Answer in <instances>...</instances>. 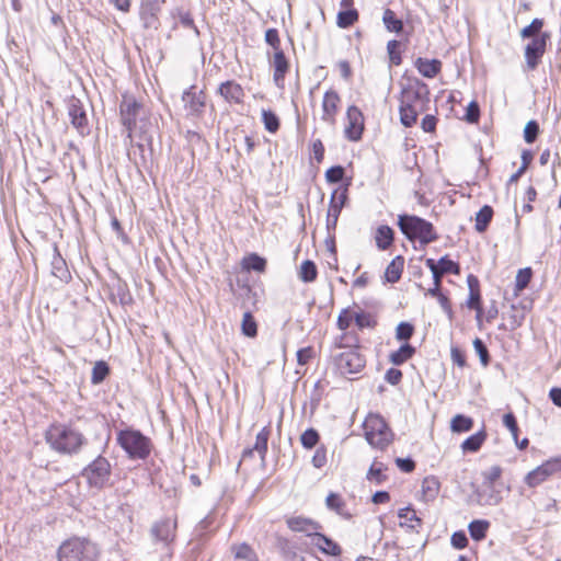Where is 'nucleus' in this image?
Returning <instances> with one entry per match:
<instances>
[{"label":"nucleus","mask_w":561,"mask_h":561,"mask_svg":"<svg viewBox=\"0 0 561 561\" xmlns=\"http://www.w3.org/2000/svg\"><path fill=\"white\" fill-rule=\"evenodd\" d=\"M119 119L126 130V138L130 144L134 142V133L139 130V141L135 145L140 150V157L146 162L145 149L152 147V135L150 133L151 124L146 117L144 105L138 102L133 95L123 94L119 104Z\"/></svg>","instance_id":"nucleus-1"},{"label":"nucleus","mask_w":561,"mask_h":561,"mask_svg":"<svg viewBox=\"0 0 561 561\" xmlns=\"http://www.w3.org/2000/svg\"><path fill=\"white\" fill-rule=\"evenodd\" d=\"M428 85L419 78H407L401 84L399 114L404 127H412L419 115L430 108Z\"/></svg>","instance_id":"nucleus-2"},{"label":"nucleus","mask_w":561,"mask_h":561,"mask_svg":"<svg viewBox=\"0 0 561 561\" xmlns=\"http://www.w3.org/2000/svg\"><path fill=\"white\" fill-rule=\"evenodd\" d=\"M44 436L49 448L61 456H76L88 444V438L72 423H53Z\"/></svg>","instance_id":"nucleus-3"},{"label":"nucleus","mask_w":561,"mask_h":561,"mask_svg":"<svg viewBox=\"0 0 561 561\" xmlns=\"http://www.w3.org/2000/svg\"><path fill=\"white\" fill-rule=\"evenodd\" d=\"M117 444L131 460H145L152 449L151 439L140 431L128 427L121 430L116 437Z\"/></svg>","instance_id":"nucleus-4"},{"label":"nucleus","mask_w":561,"mask_h":561,"mask_svg":"<svg viewBox=\"0 0 561 561\" xmlns=\"http://www.w3.org/2000/svg\"><path fill=\"white\" fill-rule=\"evenodd\" d=\"M398 226L408 240H419L422 244H428L438 239V234L432 222L414 215H399Z\"/></svg>","instance_id":"nucleus-5"},{"label":"nucleus","mask_w":561,"mask_h":561,"mask_svg":"<svg viewBox=\"0 0 561 561\" xmlns=\"http://www.w3.org/2000/svg\"><path fill=\"white\" fill-rule=\"evenodd\" d=\"M99 550L91 540L73 537L58 549V561H96Z\"/></svg>","instance_id":"nucleus-6"},{"label":"nucleus","mask_w":561,"mask_h":561,"mask_svg":"<svg viewBox=\"0 0 561 561\" xmlns=\"http://www.w3.org/2000/svg\"><path fill=\"white\" fill-rule=\"evenodd\" d=\"M363 428L367 443L380 450L386 449L393 440L391 428L379 414H368L364 421Z\"/></svg>","instance_id":"nucleus-7"},{"label":"nucleus","mask_w":561,"mask_h":561,"mask_svg":"<svg viewBox=\"0 0 561 561\" xmlns=\"http://www.w3.org/2000/svg\"><path fill=\"white\" fill-rule=\"evenodd\" d=\"M80 476L89 488L100 491L110 484L112 465L100 454L81 470Z\"/></svg>","instance_id":"nucleus-8"},{"label":"nucleus","mask_w":561,"mask_h":561,"mask_svg":"<svg viewBox=\"0 0 561 561\" xmlns=\"http://www.w3.org/2000/svg\"><path fill=\"white\" fill-rule=\"evenodd\" d=\"M67 112L72 127L76 128L81 136L88 135L90 133V126L82 101L73 95L70 96L67 100Z\"/></svg>","instance_id":"nucleus-9"},{"label":"nucleus","mask_w":561,"mask_h":561,"mask_svg":"<svg viewBox=\"0 0 561 561\" xmlns=\"http://www.w3.org/2000/svg\"><path fill=\"white\" fill-rule=\"evenodd\" d=\"M561 471V458L549 459L527 473L525 483L529 488H536L548 480L552 474Z\"/></svg>","instance_id":"nucleus-10"},{"label":"nucleus","mask_w":561,"mask_h":561,"mask_svg":"<svg viewBox=\"0 0 561 561\" xmlns=\"http://www.w3.org/2000/svg\"><path fill=\"white\" fill-rule=\"evenodd\" d=\"M365 358L358 348H348L335 357V364L341 374H356L365 367Z\"/></svg>","instance_id":"nucleus-11"},{"label":"nucleus","mask_w":561,"mask_h":561,"mask_svg":"<svg viewBox=\"0 0 561 561\" xmlns=\"http://www.w3.org/2000/svg\"><path fill=\"white\" fill-rule=\"evenodd\" d=\"M182 101L187 115L201 117L206 107V94L203 90H197L196 85H191L183 92Z\"/></svg>","instance_id":"nucleus-12"},{"label":"nucleus","mask_w":561,"mask_h":561,"mask_svg":"<svg viewBox=\"0 0 561 561\" xmlns=\"http://www.w3.org/2000/svg\"><path fill=\"white\" fill-rule=\"evenodd\" d=\"M550 39V33H545L543 36H537L536 39L530 41L525 47V62L527 70H535L546 53L547 43Z\"/></svg>","instance_id":"nucleus-13"},{"label":"nucleus","mask_w":561,"mask_h":561,"mask_svg":"<svg viewBox=\"0 0 561 561\" xmlns=\"http://www.w3.org/2000/svg\"><path fill=\"white\" fill-rule=\"evenodd\" d=\"M176 528V518L164 517L152 524L150 534L156 542L169 546L175 539Z\"/></svg>","instance_id":"nucleus-14"},{"label":"nucleus","mask_w":561,"mask_h":561,"mask_svg":"<svg viewBox=\"0 0 561 561\" xmlns=\"http://www.w3.org/2000/svg\"><path fill=\"white\" fill-rule=\"evenodd\" d=\"M347 124L344 129L345 137L351 141H358L364 130V117L358 107L352 105L346 111Z\"/></svg>","instance_id":"nucleus-15"},{"label":"nucleus","mask_w":561,"mask_h":561,"mask_svg":"<svg viewBox=\"0 0 561 561\" xmlns=\"http://www.w3.org/2000/svg\"><path fill=\"white\" fill-rule=\"evenodd\" d=\"M341 98L334 90H328L322 100V115L321 119L330 125L335 124V117L339 111Z\"/></svg>","instance_id":"nucleus-16"},{"label":"nucleus","mask_w":561,"mask_h":561,"mask_svg":"<svg viewBox=\"0 0 561 561\" xmlns=\"http://www.w3.org/2000/svg\"><path fill=\"white\" fill-rule=\"evenodd\" d=\"M286 524L290 530L302 533L310 539L322 528L318 522L302 516L290 517L286 520Z\"/></svg>","instance_id":"nucleus-17"},{"label":"nucleus","mask_w":561,"mask_h":561,"mask_svg":"<svg viewBox=\"0 0 561 561\" xmlns=\"http://www.w3.org/2000/svg\"><path fill=\"white\" fill-rule=\"evenodd\" d=\"M467 284L469 287V297L466 304L469 309H473L477 311L476 318L478 323L480 324L482 316V306L479 279L474 275L469 274L467 277Z\"/></svg>","instance_id":"nucleus-18"},{"label":"nucleus","mask_w":561,"mask_h":561,"mask_svg":"<svg viewBox=\"0 0 561 561\" xmlns=\"http://www.w3.org/2000/svg\"><path fill=\"white\" fill-rule=\"evenodd\" d=\"M270 64L274 69L273 80L278 88H283L285 77L289 70V62L284 53H274L270 58Z\"/></svg>","instance_id":"nucleus-19"},{"label":"nucleus","mask_w":561,"mask_h":561,"mask_svg":"<svg viewBox=\"0 0 561 561\" xmlns=\"http://www.w3.org/2000/svg\"><path fill=\"white\" fill-rule=\"evenodd\" d=\"M218 93L230 104H240L243 102V88L233 80L222 82L218 88Z\"/></svg>","instance_id":"nucleus-20"},{"label":"nucleus","mask_w":561,"mask_h":561,"mask_svg":"<svg viewBox=\"0 0 561 561\" xmlns=\"http://www.w3.org/2000/svg\"><path fill=\"white\" fill-rule=\"evenodd\" d=\"M161 10L160 1L142 0L140 5V18L145 27H157L158 14Z\"/></svg>","instance_id":"nucleus-21"},{"label":"nucleus","mask_w":561,"mask_h":561,"mask_svg":"<svg viewBox=\"0 0 561 561\" xmlns=\"http://www.w3.org/2000/svg\"><path fill=\"white\" fill-rule=\"evenodd\" d=\"M50 266H51V275L59 278L61 282L67 283L71 278L67 263H66L65 259L61 256V254L59 253V250L56 244L53 248V257H51Z\"/></svg>","instance_id":"nucleus-22"},{"label":"nucleus","mask_w":561,"mask_h":561,"mask_svg":"<svg viewBox=\"0 0 561 561\" xmlns=\"http://www.w3.org/2000/svg\"><path fill=\"white\" fill-rule=\"evenodd\" d=\"M311 542L324 554L339 557L342 553V548L335 541L319 531L311 539Z\"/></svg>","instance_id":"nucleus-23"},{"label":"nucleus","mask_w":561,"mask_h":561,"mask_svg":"<svg viewBox=\"0 0 561 561\" xmlns=\"http://www.w3.org/2000/svg\"><path fill=\"white\" fill-rule=\"evenodd\" d=\"M325 504L330 511L335 512L337 515H340L344 519L348 520L353 517L352 512L347 508L346 502L337 493H334V492L329 493V495L325 499Z\"/></svg>","instance_id":"nucleus-24"},{"label":"nucleus","mask_w":561,"mask_h":561,"mask_svg":"<svg viewBox=\"0 0 561 561\" xmlns=\"http://www.w3.org/2000/svg\"><path fill=\"white\" fill-rule=\"evenodd\" d=\"M415 67L423 77L434 78L440 72L442 62L438 59L419 57L415 60Z\"/></svg>","instance_id":"nucleus-25"},{"label":"nucleus","mask_w":561,"mask_h":561,"mask_svg":"<svg viewBox=\"0 0 561 561\" xmlns=\"http://www.w3.org/2000/svg\"><path fill=\"white\" fill-rule=\"evenodd\" d=\"M394 232L387 225H381L376 229L375 241L379 250H387L393 242Z\"/></svg>","instance_id":"nucleus-26"},{"label":"nucleus","mask_w":561,"mask_h":561,"mask_svg":"<svg viewBox=\"0 0 561 561\" xmlns=\"http://www.w3.org/2000/svg\"><path fill=\"white\" fill-rule=\"evenodd\" d=\"M404 266V257L401 255L396 256L387 266L385 277L389 283H397L402 275Z\"/></svg>","instance_id":"nucleus-27"},{"label":"nucleus","mask_w":561,"mask_h":561,"mask_svg":"<svg viewBox=\"0 0 561 561\" xmlns=\"http://www.w3.org/2000/svg\"><path fill=\"white\" fill-rule=\"evenodd\" d=\"M271 436V426H264L256 435L253 448L259 454L262 461H265L267 454V443Z\"/></svg>","instance_id":"nucleus-28"},{"label":"nucleus","mask_w":561,"mask_h":561,"mask_svg":"<svg viewBox=\"0 0 561 561\" xmlns=\"http://www.w3.org/2000/svg\"><path fill=\"white\" fill-rule=\"evenodd\" d=\"M398 517L402 519V522H400L401 527L416 529L422 525L421 518L417 517L415 511L412 510L410 506L399 510Z\"/></svg>","instance_id":"nucleus-29"},{"label":"nucleus","mask_w":561,"mask_h":561,"mask_svg":"<svg viewBox=\"0 0 561 561\" xmlns=\"http://www.w3.org/2000/svg\"><path fill=\"white\" fill-rule=\"evenodd\" d=\"M414 354L415 348L411 344L404 343L396 352H392L389 355V360L393 365L400 366L409 360Z\"/></svg>","instance_id":"nucleus-30"},{"label":"nucleus","mask_w":561,"mask_h":561,"mask_svg":"<svg viewBox=\"0 0 561 561\" xmlns=\"http://www.w3.org/2000/svg\"><path fill=\"white\" fill-rule=\"evenodd\" d=\"M242 268L263 273L266 268V260L256 253H251L242 259Z\"/></svg>","instance_id":"nucleus-31"},{"label":"nucleus","mask_w":561,"mask_h":561,"mask_svg":"<svg viewBox=\"0 0 561 561\" xmlns=\"http://www.w3.org/2000/svg\"><path fill=\"white\" fill-rule=\"evenodd\" d=\"M545 21L542 19H534L529 25L525 26L520 31V37L523 39L529 38L530 41L536 39L537 36H543L546 32H542Z\"/></svg>","instance_id":"nucleus-32"},{"label":"nucleus","mask_w":561,"mask_h":561,"mask_svg":"<svg viewBox=\"0 0 561 561\" xmlns=\"http://www.w3.org/2000/svg\"><path fill=\"white\" fill-rule=\"evenodd\" d=\"M382 22L388 32L399 34L403 31V21L398 19L391 9H386L383 11Z\"/></svg>","instance_id":"nucleus-33"},{"label":"nucleus","mask_w":561,"mask_h":561,"mask_svg":"<svg viewBox=\"0 0 561 561\" xmlns=\"http://www.w3.org/2000/svg\"><path fill=\"white\" fill-rule=\"evenodd\" d=\"M489 527L490 523L488 520L474 519L469 524L468 530L473 540L481 541L486 537Z\"/></svg>","instance_id":"nucleus-34"},{"label":"nucleus","mask_w":561,"mask_h":561,"mask_svg":"<svg viewBox=\"0 0 561 561\" xmlns=\"http://www.w3.org/2000/svg\"><path fill=\"white\" fill-rule=\"evenodd\" d=\"M440 488L439 481L434 477H427L422 482V493L426 502L433 501L438 495Z\"/></svg>","instance_id":"nucleus-35"},{"label":"nucleus","mask_w":561,"mask_h":561,"mask_svg":"<svg viewBox=\"0 0 561 561\" xmlns=\"http://www.w3.org/2000/svg\"><path fill=\"white\" fill-rule=\"evenodd\" d=\"M485 438L486 433L484 430H481L466 438L461 444V448L463 449V451L476 453L480 449Z\"/></svg>","instance_id":"nucleus-36"},{"label":"nucleus","mask_w":561,"mask_h":561,"mask_svg":"<svg viewBox=\"0 0 561 561\" xmlns=\"http://www.w3.org/2000/svg\"><path fill=\"white\" fill-rule=\"evenodd\" d=\"M231 551L236 559L244 561H259L256 552L245 542L233 545Z\"/></svg>","instance_id":"nucleus-37"},{"label":"nucleus","mask_w":561,"mask_h":561,"mask_svg":"<svg viewBox=\"0 0 561 561\" xmlns=\"http://www.w3.org/2000/svg\"><path fill=\"white\" fill-rule=\"evenodd\" d=\"M493 208L489 205H484L476 215V230L478 232H484L490 225L493 217Z\"/></svg>","instance_id":"nucleus-38"},{"label":"nucleus","mask_w":561,"mask_h":561,"mask_svg":"<svg viewBox=\"0 0 561 561\" xmlns=\"http://www.w3.org/2000/svg\"><path fill=\"white\" fill-rule=\"evenodd\" d=\"M337 191H334L330 198V206L328 209L327 215V229L328 231L335 230L337 225V219L341 214V210L339 207L335 206V198H336Z\"/></svg>","instance_id":"nucleus-39"},{"label":"nucleus","mask_w":561,"mask_h":561,"mask_svg":"<svg viewBox=\"0 0 561 561\" xmlns=\"http://www.w3.org/2000/svg\"><path fill=\"white\" fill-rule=\"evenodd\" d=\"M298 276L305 283L314 282L318 276V268L314 262L310 260L304 261L300 265Z\"/></svg>","instance_id":"nucleus-40"},{"label":"nucleus","mask_w":561,"mask_h":561,"mask_svg":"<svg viewBox=\"0 0 561 561\" xmlns=\"http://www.w3.org/2000/svg\"><path fill=\"white\" fill-rule=\"evenodd\" d=\"M436 268L443 274H460V265L459 263L450 260L448 255L442 256L438 261H436Z\"/></svg>","instance_id":"nucleus-41"},{"label":"nucleus","mask_w":561,"mask_h":561,"mask_svg":"<svg viewBox=\"0 0 561 561\" xmlns=\"http://www.w3.org/2000/svg\"><path fill=\"white\" fill-rule=\"evenodd\" d=\"M387 470V466L382 462L374 461L367 472V479L377 484H381L387 480V476L383 473Z\"/></svg>","instance_id":"nucleus-42"},{"label":"nucleus","mask_w":561,"mask_h":561,"mask_svg":"<svg viewBox=\"0 0 561 561\" xmlns=\"http://www.w3.org/2000/svg\"><path fill=\"white\" fill-rule=\"evenodd\" d=\"M358 20V12L356 9H347L340 11L336 16V24L341 28L352 26Z\"/></svg>","instance_id":"nucleus-43"},{"label":"nucleus","mask_w":561,"mask_h":561,"mask_svg":"<svg viewBox=\"0 0 561 561\" xmlns=\"http://www.w3.org/2000/svg\"><path fill=\"white\" fill-rule=\"evenodd\" d=\"M472 426H473V420L463 414L455 415L450 423L451 431L455 433L468 432L472 428Z\"/></svg>","instance_id":"nucleus-44"},{"label":"nucleus","mask_w":561,"mask_h":561,"mask_svg":"<svg viewBox=\"0 0 561 561\" xmlns=\"http://www.w3.org/2000/svg\"><path fill=\"white\" fill-rule=\"evenodd\" d=\"M110 374V367L106 362L99 360L94 364L92 368L91 382L93 385H99L104 381V379Z\"/></svg>","instance_id":"nucleus-45"},{"label":"nucleus","mask_w":561,"mask_h":561,"mask_svg":"<svg viewBox=\"0 0 561 561\" xmlns=\"http://www.w3.org/2000/svg\"><path fill=\"white\" fill-rule=\"evenodd\" d=\"M531 276L533 271L530 267H525L517 272L515 278V296H518V294L529 285Z\"/></svg>","instance_id":"nucleus-46"},{"label":"nucleus","mask_w":561,"mask_h":561,"mask_svg":"<svg viewBox=\"0 0 561 561\" xmlns=\"http://www.w3.org/2000/svg\"><path fill=\"white\" fill-rule=\"evenodd\" d=\"M241 331L248 337H254L257 334V324L251 312L243 313Z\"/></svg>","instance_id":"nucleus-47"},{"label":"nucleus","mask_w":561,"mask_h":561,"mask_svg":"<svg viewBox=\"0 0 561 561\" xmlns=\"http://www.w3.org/2000/svg\"><path fill=\"white\" fill-rule=\"evenodd\" d=\"M113 296L117 297L122 305H127L133 300L127 284L122 280H117L113 286Z\"/></svg>","instance_id":"nucleus-48"},{"label":"nucleus","mask_w":561,"mask_h":561,"mask_svg":"<svg viewBox=\"0 0 561 561\" xmlns=\"http://www.w3.org/2000/svg\"><path fill=\"white\" fill-rule=\"evenodd\" d=\"M319 440H320V435H319L318 431L312 427L306 430L300 436L301 445L307 449H311V448L316 447L318 445Z\"/></svg>","instance_id":"nucleus-49"},{"label":"nucleus","mask_w":561,"mask_h":561,"mask_svg":"<svg viewBox=\"0 0 561 561\" xmlns=\"http://www.w3.org/2000/svg\"><path fill=\"white\" fill-rule=\"evenodd\" d=\"M262 121L264 124V127L270 133H276L279 128V119L276 116L275 113H273L270 110H263L262 111Z\"/></svg>","instance_id":"nucleus-50"},{"label":"nucleus","mask_w":561,"mask_h":561,"mask_svg":"<svg viewBox=\"0 0 561 561\" xmlns=\"http://www.w3.org/2000/svg\"><path fill=\"white\" fill-rule=\"evenodd\" d=\"M354 321L359 329L365 328H375L377 321L370 313L364 312L360 310L359 312H354Z\"/></svg>","instance_id":"nucleus-51"},{"label":"nucleus","mask_w":561,"mask_h":561,"mask_svg":"<svg viewBox=\"0 0 561 561\" xmlns=\"http://www.w3.org/2000/svg\"><path fill=\"white\" fill-rule=\"evenodd\" d=\"M473 347L480 358L482 366L486 367L490 363V354L486 345L481 339L477 337L473 341Z\"/></svg>","instance_id":"nucleus-52"},{"label":"nucleus","mask_w":561,"mask_h":561,"mask_svg":"<svg viewBox=\"0 0 561 561\" xmlns=\"http://www.w3.org/2000/svg\"><path fill=\"white\" fill-rule=\"evenodd\" d=\"M277 547L285 559L296 557V546L286 538H278Z\"/></svg>","instance_id":"nucleus-53"},{"label":"nucleus","mask_w":561,"mask_h":561,"mask_svg":"<svg viewBox=\"0 0 561 561\" xmlns=\"http://www.w3.org/2000/svg\"><path fill=\"white\" fill-rule=\"evenodd\" d=\"M414 333V327L410 322H400L396 329V337L399 341H409Z\"/></svg>","instance_id":"nucleus-54"},{"label":"nucleus","mask_w":561,"mask_h":561,"mask_svg":"<svg viewBox=\"0 0 561 561\" xmlns=\"http://www.w3.org/2000/svg\"><path fill=\"white\" fill-rule=\"evenodd\" d=\"M502 474V468L500 466H493L485 472H483V485L488 489H492L494 482L500 479Z\"/></svg>","instance_id":"nucleus-55"},{"label":"nucleus","mask_w":561,"mask_h":561,"mask_svg":"<svg viewBox=\"0 0 561 561\" xmlns=\"http://www.w3.org/2000/svg\"><path fill=\"white\" fill-rule=\"evenodd\" d=\"M400 43L396 39H391L387 44V51L389 55L390 62L394 66H399L402 61L401 55L399 53Z\"/></svg>","instance_id":"nucleus-56"},{"label":"nucleus","mask_w":561,"mask_h":561,"mask_svg":"<svg viewBox=\"0 0 561 561\" xmlns=\"http://www.w3.org/2000/svg\"><path fill=\"white\" fill-rule=\"evenodd\" d=\"M503 424L511 432L514 440L517 442L519 428H518L517 420L513 412H508V413L504 414Z\"/></svg>","instance_id":"nucleus-57"},{"label":"nucleus","mask_w":561,"mask_h":561,"mask_svg":"<svg viewBox=\"0 0 561 561\" xmlns=\"http://www.w3.org/2000/svg\"><path fill=\"white\" fill-rule=\"evenodd\" d=\"M539 134V125L536 121H529L524 128V139L527 144H533Z\"/></svg>","instance_id":"nucleus-58"},{"label":"nucleus","mask_w":561,"mask_h":561,"mask_svg":"<svg viewBox=\"0 0 561 561\" xmlns=\"http://www.w3.org/2000/svg\"><path fill=\"white\" fill-rule=\"evenodd\" d=\"M345 170L342 165H333L325 172V179L329 183H339L343 180Z\"/></svg>","instance_id":"nucleus-59"},{"label":"nucleus","mask_w":561,"mask_h":561,"mask_svg":"<svg viewBox=\"0 0 561 561\" xmlns=\"http://www.w3.org/2000/svg\"><path fill=\"white\" fill-rule=\"evenodd\" d=\"M479 496L483 500L484 504L492 506L497 505L502 500L500 492L495 491L493 488L489 489V493H486V491H481Z\"/></svg>","instance_id":"nucleus-60"},{"label":"nucleus","mask_w":561,"mask_h":561,"mask_svg":"<svg viewBox=\"0 0 561 561\" xmlns=\"http://www.w3.org/2000/svg\"><path fill=\"white\" fill-rule=\"evenodd\" d=\"M313 467L320 469L327 463V448L321 445L316 449V453L311 460Z\"/></svg>","instance_id":"nucleus-61"},{"label":"nucleus","mask_w":561,"mask_h":561,"mask_svg":"<svg viewBox=\"0 0 561 561\" xmlns=\"http://www.w3.org/2000/svg\"><path fill=\"white\" fill-rule=\"evenodd\" d=\"M480 117V107L476 101H471L467 106L466 119L469 123H477Z\"/></svg>","instance_id":"nucleus-62"},{"label":"nucleus","mask_w":561,"mask_h":561,"mask_svg":"<svg viewBox=\"0 0 561 561\" xmlns=\"http://www.w3.org/2000/svg\"><path fill=\"white\" fill-rule=\"evenodd\" d=\"M425 265L432 272L434 285L442 287V278L444 277L445 274L440 273L436 268V261L434 259H426Z\"/></svg>","instance_id":"nucleus-63"},{"label":"nucleus","mask_w":561,"mask_h":561,"mask_svg":"<svg viewBox=\"0 0 561 561\" xmlns=\"http://www.w3.org/2000/svg\"><path fill=\"white\" fill-rule=\"evenodd\" d=\"M352 320H354V314L344 309L337 317L336 325L340 330L344 331L351 325Z\"/></svg>","instance_id":"nucleus-64"}]
</instances>
